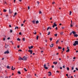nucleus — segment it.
<instances>
[{"instance_id": "obj_26", "label": "nucleus", "mask_w": 78, "mask_h": 78, "mask_svg": "<svg viewBox=\"0 0 78 78\" xmlns=\"http://www.w3.org/2000/svg\"><path fill=\"white\" fill-rule=\"evenodd\" d=\"M7 10L6 9H4V12H6L7 11Z\"/></svg>"}, {"instance_id": "obj_15", "label": "nucleus", "mask_w": 78, "mask_h": 78, "mask_svg": "<svg viewBox=\"0 0 78 78\" xmlns=\"http://www.w3.org/2000/svg\"><path fill=\"white\" fill-rule=\"evenodd\" d=\"M57 63H58L57 62H53V64H55V65H57Z\"/></svg>"}, {"instance_id": "obj_4", "label": "nucleus", "mask_w": 78, "mask_h": 78, "mask_svg": "<svg viewBox=\"0 0 78 78\" xmlns=\"http://www.w3.org/2000/svg\"><path fill=\"white\" fill-rule=\"evenodd\" d=\"M44 69H48V68L46 67V65H44Z\"/></svg>"}, {"instance_id": "obj_39", "label": "nucleus", "mask_w": 78, "mask_h": 78, "mask_svg": "<svg viewBox=\"0 0 78 78\" xmlns=\"http://www.w3.org/2000/svg\"><path fill=\"white\" fill-rule=\"evenodd\" d=\"M34 34H37V33L36 31H35V33L34 32Z\"/></svg>"}, {"instance_id": "obj_14", "label": "nucleus", "mask_w": 78, "mask_h": 78, "mask_svg": "<svg viewBox=\"0 0 78 78\" xmlns=\"http://www.w3.org/2000/svg\"><path fill=\"white\" fill-rule=\"evenodd\" d=\"M59 41V40L58 39V40H57V41H56V44H58Z\"/></svg>"}, {"instance_id": "obj_55", "label": "nucleus", "mask_w": 78, "mask_h": 78, "mask_svg": "<svg viewBox=\"0 0 78 78\" xmlns=\"http://www.w3.org/2000/svg\"><path fill=\"white\" fill-rule=\"evenodd\" d=\"M5 38H4L3 39V40H4V41H5Z\"/></svg>"}, {"instance_id": "obj_37", "label": "nucleus", "mask_w": 78, "mask_h": 78, "mask_svg": "<svg viewBox=\"0 0 78 78\" xmlns=\"http://www.w3.org/2000/svg\"><path fill=\"white\" fill-rule=\"evenodd\" d=\"M74 67H72V70H73L74 69Z\"/></svg>"}, {"instance_id": "obj_28", "label": "nucleus", "mask_w": 78, "mask_h": 78, "mask_svg": "<svg viewBox=\"0 0 78 78\" xmlns=\"http://www.w3.org/2000/svg\"><path fill=\"white\" fill-rule=\"evenodd\" d=\"M17 14V12H15V14H14V16H13L14 17H15V15H16Z\"/></svg>"}, {"instance_id": "obj_62", "label": "nucleus", "mask_w": 78, "mask_h": 78, "mask_svg": "<svg viewBox=\"0 0 78 78\" xmlns=\"http://www.w3.org/2000/svg\"><path fill=\"white\" fill-rule=\"evenodd\" d=\"M10 38L9 37V38H8L7 39H10Z\"/></svg>"}, {"instance_id": "obj_59", "label": "nucleus", "mask_w": 78, "mask_h": 78, "mask_svg": "<svg viewBox=\"0 0 78 78\" xmlns=\"http://www.w3.org/2000/svg\"><path fill=\"white\" fill-rule=\"evenodd\" d=\"M63 68H65V66H63Z\"/></svg>"}, {"instance_id": "obj_3", "label": "nucleus", "mask_w": 78, "mask_h": 78, "mask_svg": "<svg viewBox=\"0 0 78 78\" xmlns=\"http://www.w3.org/2000/svg\"><path fill=\"white\" fill-rule=\"evenodd\" d=\"M36 21V20L35 19H34V20H33L32 21V23H34V24L35 23Z\"/></svg>"}, {"instance_id": "obj_61", "label": "nucleus", "mask_w": 78, "mask_h": 78, "mask_svg": "<svg viewBox=\"0 0 78 78\" xmlns=\"http://www.w3.org/2000/svg\"><path fill=\"white\" fill-rule=\"evenodd\" d=\"M9 27H11V25H9Z\"/></svg>"}, {"instance_id": "obj_2", "label": "nucleus", "mask_w": 78, "mask_h": 78, "mask_svg": "<svg viewBox=\"0 0 78 78\" xmlns=\"http://www.w3.org/2000/svg\"><path fill=\"white\" fill-rule=\"evenodd\" d=\"M76 44L77 45H78V41H75L74 43V44H73V45L74 46H76Z\"/></svg>"}, {"instance_id": "obj_60", "label": "nucleus", "mask_w": 78, "mask_h": 78, "mask_svg": "<svg viewBox=\"0 0 78 78\" xmlns=\"http://www.w3.org/2000/svg\"><path fill=\"white\" fill-rule=\"evenodd\" d=\"M60 69H62V67H60Z\"/></svg>"}, {"instance_id": "obj_49", "label": "nucleus", "mask_w": 78, "mask_h": 78, "mask_svg": "<svg viewBox=\"0 0 78 78\" xmlns=\"http://www.w3.org/2000/svg\"><path fill=\"white\" fill-rule=\"evenodd\" d=\"M28 9H30V6H28Z\"/></svg>"}, {"instance_id": "obj_24", "label": "nucleus", "mask_w": 78, "mask_h": 78, "mask_svg": "<svg viewBox=\"0 0 78 78\" xmlns=\"http://www.w3.org/2000/svg\"><path fill=\"white\" fill-rule=\"evenodd\" d=\"M38 38H39V36H38V35H37V40H38Z\"/></svg>"}, {"instance_id": "obj_42", "label": "nucleus", "mask_w": 78, "mask_h": 78, "mask_svg": "<svg viewBox=\"0 0 78 78\" xmlns=\"http://www.w3.org/2000/svg\"><path fill=\"white\" fill-rule=\"evenodd\" d=\"M70 27H73V24H71V25H70Z\"/></svg>"}, {"instance_id": "obj_31", "label": "nucleus", "mask_w": 78, "mask_h": 78, "mask_svg": "<svg viewBox=\"0 0 78 78\" xmlns=\"http://www.w3.org/2000/svg\"><path fill=\"white\" fill-rule=\"evenodd\" d=\"M17 41H20V39L19 38H18V39H17Z\"/></svg>"}, {"instance_id": "obj_40", "label": "nucleus", "mask_w": 78, "mask_h": 78, "mask_svg": "<svg viewBox=\"0 0 78 78\" xmlns=\"http://www.w3.org/2000/svg\"><path fill=\"white\" fill-rule=\"evenodd\" d=\"M39 14H41L42 13L41 12V11H40L39 12Z\"/></svg>"}, {"instance_id": "obj_53", "label": "nucleus", "mask_w": 78, "mask_h": 78, "mask_svg": "<svg viewBox=\"0 0 78 78\" xmlns=\"http://www.w3.org/2000/svg\"><path fill=\"white\" fill-rule=\"evenodd\" d=\"M55 29L56 30H58V27H56L55 28Z\"/></svg>"}, {"instance_id": "obj_47", "label": "nucleus", "mask_w": 78, "mask_h": 78, "mask_svg": "<svg viewBox=\"0 0 78 78\" xmlns=\"http://www.w3.org/2000/svg\"><path fill=\"white\" fill-rule=\"evenodd\" d=\"M73 24V23H72V20H71V24Z\"/></svg>"}, {"instance_id": "obj_19", "label": "nucleus", "mask_w": 78, "mask_h": 78, "mask_svg": "<svg viewBox=\"0 0 78 78\" xmlns=\"http://www.w3.org/2000/svg\"><path fill=\"white\" fill-rule=\"evenodd\" d=\"M18 28H19L18 27H16L15 28V29L16 30V29H18Z\"/></svg>"}, {"instance_id": "obj_11", "label": "nucleus", "mask_w": 78, "mask_h": 78, "mask_svg": "<svg viewBox=\"0 0 78 78\" xmlns=\"http://www.w3.org/2000/svg\"><path fill=\"white\" fill-rule=\"evenodd\" d=\"M48 73H49V74H48V76H49L51 75V71H49V72H48Z\"/></svg>"}, {"instance_id": "obj_8", "label": "nucleus", "mask_w": 78, "mask_h": 78, "mask_svg": "<svg viewBox=\"0 0 78 78\" xmlns=\"http://www.w3.org/2000/svg\"><path fill=\"white\" fill-rule=\"evenodd\" d=\"M72 33H73V34H74V35H75V34L76 33V32L75 31H72Z\"/></svg>"}, {"instance_id": "obj_7", "label": "nucleus", "mask_w": 78, "mask_h": 78, "mask_svg": "<svg viewBox=\"0 0 78 78\" xmlns=\"http://www.w3.org/2000/svg\"><path fill=\"white\" fill-rule=\"evenodd\" d=\"M9 12L10 14H11L12 12V11L11 10V9H9Z\"/></svg>"}, {"instance_id": "obj_34", "label": "nucleus", "mask_w": 78, "mask_h": 78, "mask_svg": "<svg viewBox=\"0 0 78 78\" xmlns=\"http://www.w3.org/2000/svg\"><path fill=\"white\" fill-rule=\"evenodd\" d=\"M24 70H25V71H27V69H26V68H24Z\"/></svg>"}, {"instance_id": "obj_57", "label": "nucleus", "mask_w": 78, "mask_h": 78, "mask_svg": "<svg viewBox=\"0 0 78 78\" xmlns=\"http://www.w3.org/2000/svg\"><path fill=\"white\" fill-rule=\"evenodd\" d=\"M54 3H55V2H52V4H54Z\"/></svg>"}, {"instance_id": "obj_6", "label": "nucleus", "mask_w": 78, "mask_h": 78, "mask_svg": "<svg viewBox=\"0 0 78 78\" xmlns=\"http://www.w3.org/2000/svg\"><path fill=\"white\" fill-rule=\"evenodd\" d=\"M9 53L8 50L7 51H5V52H4V54H9Z\"/></svg>"}, {"instance_id": "obj_50", "label": "nucleus", "mask_w": 78, "mask_h": 78, "mask_svg": "<svg viewBox=\"0 0 78 78\" xmlns=\"http://www.w3.org/2000/svg\"><path fill=\"white\" fill-rule=\"evenodd\" d=\"M54 65H53L52 66V68H54Z\"/></svg>"}, {"instance_id": "obj_27", "label": "nucleus", "mask_w": 78, "mask_h": 78, "mask_svg": "<svg viewBox=\"0 0 78 78\" xmlns=\"http://www.w3.org/2000/svg\"><path fill=\"white\" fill-rule=\"evenodd\" d=\"M18 74H21V73L20 71H18Z\"/></svg>"}, {"instance_id": "obj_43", "label": "nucleus", "mask_w": 78, "mask_h": 78, "mask_svg": "<svg viewBox=\"0 0 78 78\" xmlns=\"http://www.w3.org/2000/svg\"><path fill=\"white\" fill-rule=\"evenodd\" d=\"M5 46H7V47H8V46H9V45H8V44H6H6H5Z\"/></svg>"}, {"instance_id": "obj_63", "label": "nucleus", "mask_w": 78, "mask_h": 78, "mask_svg": "<svg viewBox=\"0 0 78 78\" xmlns=\"http://www.w3.org/2000/svg\"><path fill=\"white\" fill-rule=\"evenodd\" d=\"M19 47H20L19 46H17V48H19Z\"/></svg>"}, {"instance_id": "obj_33", "label": "nucleus", "mask_w": 78, "mask_h": 78, "mask_svg": "<svg viewBox=\"0 0 78 78\" xmlns=\"http://www.w3.org/2000/svg\"><path fill=\"white\" fill-rule=\"evenodd\" d=\"M23 41H25V38H23Z\"/></svg>"}, {"instance_id": "obj_51", "label": "nucleus", "mask_w": 78, "mask_h": 78, "mask_svg": "<svg viewBox=\"0 0 78 78\" xmlns=\"http://www.w3.org/2000/svg\"><path fill=\"white\" fill-rule=\"evenodd\" d=\"M76 70H77V71H78V69L77 68H76Z\"/></svg>"}, {"instance_id": "obj_12", "label": "nucleus", "mask_w": 78, "mask_h": 78, "mask_svg": "<svg viewBox=\"0 0 78 78\" xmlns=\"http://www.w3.org/2000/svg\"><path fill=\"white\" fill-rule=\"evenodd\" d=\"M78 35L77 34H76L75 33V34L74 35V37H77Z\"/></svg>"}, {"instance_id": "obj_17", "label": "nucleus", "mask_w": 78, "mask_h": 78, "mask_svg": "<svg viewBox=\"0 0 78 78\" xmlns=\"http://www.w3.org/2000/svg\"><path fill=\"white\" fill-rule=\"evenodd\" d=\"M58 49H62V48H61V47H59V46H58Z\"/></svg>"}, {"instance_id": "obj_30", "label": "nucleus", "mask_w": 78, "mask_h": 78, "mask_svg": "<svg viewBox=\"0 0 78 78\" xmlns=\"http://www.w3.org/2000/svg\"><path fill=\"white\" fill-rule=\"evenodd\" d=\"M55 36H57V35H58V34H54Z\"/></svg>"}, {"instance_id": "obj_56", "label": "nucleus", "mask_w": 78, "mask_h": 78, "mask_svg": "<svg viewBox=\"0 0 78 78\" xmlns=\"http://www.w3.org/2000/svg\"><path fill=\"white\" fill-rule=\"evenodd\" d=\"M23 25H24V24L23 23H22V24H21V26H23Z\"/></svg>"}, {"instance_id": "obj_9", "label": "nucleus", "mask_w": 78, "mask_h": 78, "mask_svg": "<svg viewBox=\"0 0 78 78\" xmlns=\"http://www.w3.org/2000/svg\"><path fill=\"white\" fill-rule=\"evenodd\" d=\"M28 52H30V54H32L33 52L31 50H29L28 51Z\"/></svg>"}, {"instance_id": "obj_20", "label": "nucleus", "mask_w": 78, "mask_h": 78, "mask_svg": "<svg viewBox=\"0 0 78 78\" xmlns=\"http://www.w3.org/2000/svg\"><path fill=\"white\" fill-rule=\"evenodd\" d=\"M39 22L38 20H37L36 22V23H39Z\"/></svg>"}, {"instance_id": "obj_41", "label": "nucleus", "mask_w": 78, "mask_h": 78, "mask_svg": "<svg viewBox=\"0 0 78 78\" xmlns=\"http://www.w3.org/2000/svg\"><path fill=\"white\" fill-rule=\"evenodd\" d=\"M63 32H61V33H60L61 34H63Z\"/></svg>"}, {"instance_id": "obj_46", "label": "nucleus", "mask_w": 78, "mask_h": 78, "mask_svg": "<svg viewBox=\"0 0 78 78\" xmlns=\"http://www.w3.org/2000/svg\"><path fill=\"white\" fill-rule=\"evenodd\" d=\"M52 38H50V41H52Z\"/></svg>"}, {"instance_id": "obj_23", "label": "nucleus", "mask_w": 78, "mask_h": 78, "mask_svg": "<svg viewBox=\"0 0 78 78\" xmlns=\"http://www.w3.org/2000/svg\"><path fill=\"white\" fill-rule=\"evenodd\" d=\"M50 34V31H48V35H49Z\"/></svg>"}, {"instance_id": "obj_5", "label": "nucleus", "mask_w": 78, "mask_h": 78, "mask_svg": "<svg viewBox=\"0 0 78 78\" xmlns=\"http://www.w3.org/2000/svg\"><path fill=\"white\" fill-rule=\"evenodd\" d=\"M56 26H57V25H56V24L54 22V25H53V28H54V27H56Z\"/></svg>"}, {"instance_id": "obj_44", "label": "nucleus", "mask_w": 78, "mask_h": 78, "mask_svg": "<svg viewBox=\"0 0 78 78\" xmlns=\"http://www.w3.org/2000/svg\"><path fill=\"white\" fill-rule=\"evenodd\" d=\"M37 3H38V5H39V2H38V1H37Z\"/></svg>"}, {"instance_id": "obj_10", "label": "nucleus", "mask_w": 78, "mask_h": 78, "mask_svg": "<svg viewBox=\"0 0 78 78\" xmlns=\"http://www.w3.org/2000/svg\"><path fill=\"white\" fill-rule=\"evenodd\" d=\"M33 46H30H30H29V49H32V48H33Z\"/></svg>"}, {"instance_id": "obj_48", "label": "nucleus", "mask_w": 78, "mask_h": 78, "mask_svg": "<svg viewBox=\"0 0 78 78\" xmlns=\"http://www.w3.org/2000/svg\"><path fill=\"white\" fill-rule=\"evenodd\" d=\"M72 34V32H71V33H70L69 34V35H71Z\"/></svg>"}, {"instance_id": "obj_22", "label": "nucleus", "mask_w": 78, "mask_h": 78, "mask_svg": "<svg viewBox=\"0 0 78 78\" xmlns=\"http://www.w3.org/2000/svg\"><path fill=\"white\" fill-rule=\"evenodd\" d=\"M66 69H67V70H68V71H69V68L68 67H67L66 68Z\"/></svg>"}, {"instance_id": "obj_52", "label": "nucleus", "mask_w": 78, "mask_h": 78, "mask_svg": "<svg viewBox=\"0 0 78 78\" xmlns=\"http://www.w3.org/2000/svg\"><path fill=\"white\" fill-rule=\"evenodd\" d=\"M18 51H20V52H21L22 50L21 49H20V50H19Z\"/></svg>"}, {"instance_id": "obj_18", "label": "nucleus", "mask_w": 78, "mask_h": 78, "mask_svg": "<svg viewBox=\"0 0 78 78\" xmlns=\"http://www.w3.org/2000/svg\"><path fill=\"white\" fill-rule=\"evenodd\" d=\"M53 44H51V45H50V46L51 47H53Z\"/></svg>"}, {"instance_id": "obj_45", "label": "nucleus", "mask_w": 78, "mask_h": 78, "mask_svg": "<svg viewBox=\"0 0 78 78\" xmlns=\"http://www.w3.org/2000/svg\"><path fill=\"white\" fill-rule=\"evenodd\" d=\"M5 4H6V5H7V3L6 2H5Z\"/></svg>"}, {"instance_id": "obj_54", "label": "nucleus", "mask_w": 78, "mask_h": 78, "mask_svg": "<svg viewBox=\"0 0 78 78\" xmlns=\"http://www.w3.org/2000/svg\"><path fill=\"white\" fill-rule=\"evenodd\" d=\"M66 76H69V75L68 74H66Z\"/></svg>"}, {"instance_id": "obj_36", "label": "nucleus", "mask_w": 78, "mask_h": 78, "mask_svg": "<svg viewBox=\"0 0 78 78\" xmlns=\"http://www.w3.org/2000/svg\"><path fill=\"white\" fill-rule=\"evenodd\" d=\"M65 49L64 48H63L62 49V50L63 51H64Z\"/></svg>"}, {"instance_id": "obj_25", "label": "nucleus", "mask_w": 78, "mask_h": 78, "mask_svg": "<svg viewBox=\"0 0 78 78\" xmlns=\"http://www.w3.org/2000/svg\"><path fill=\"white\" fill-rule=\"evenodd\" d=\"M69 51H70L69 49H68V50H67V51H66V52H69Z\"/></svg>"}, {"instance_id": "obj_32", "label": "nucleus", "mask_w": 78, "mask_h": 78, "mask_svg": "<svg viewBox=\"0 0 78 78\" xmlns=\"http://www.w3.org/2000/svg\"><path fill=\"white\" fill-rule=\"evenodd\" d=\"M12 30H10V33H12Z\"/></svg>"}, {"instance_id": "obj_1", "label": "nucleus", "mask_w": 78, "mask_h": 78, "mask_svg": "<svg viewBox=\"0 0 78 78\" xmlns=\"http://www.w3.org/2000/svg\"><path fill=\"white\" fill-rule=\"evenodd\" d=\"M28 57H25L24 56L23 57V60H24L25 61H26L27 60V59L28 58Z\"/></svg>"}, {"instance_id": "obj_35", "label": "nucleus", "mask_w": 78, "mask_h": 78, "mask_svg": "<svg viewBox=\"0 0 78 78\" xmlns=\"http://www.w3.org/2000/svg\"><path fill=\"white\" fill-rule=\"evenodd\" d=\"M19 34L20 35H21V34H22V33H21V32H20V33H19Z\"/></svg>"}, {"instance_id": "obj_64", "label": "nucleus", "mask_w": 78, "mask_h": 78, "mask_svg": "<svg viewBox=\"0 0 78 78\" xmlns=\"http://www.w3.org/2000/svg\"><path fill=\"white\" fill-rule=\"evenodd\" d=\"M5 78H8V76L6 77H5Z\"/></svg>"}, {"instance_id": "obj_16", "label": "nucleus", "mask_w": 78, "mask_h": 78, "mask_svg": "<svg viewBox=\"0 0 78 78\" xmlns=\"http://www.w3.org/2000/svg\"><path fill=\"white\" fill-rule=\"evenodd\" d=\"M19 60H23V58H21V57H20V58H19Z\"/></svg>"}, {"instance_id": "obj_21", "label": "nucleus", "mask_w": 78, "mask_h": 78, "mask_svg": "<svg viewBox=\"0 0 78 78\" xmlns=\"http://www.w3.org/2000/svg\"><path fill=\"white\" fill-rule=\"evenodd\" d=\"M7 69H10V67L9 66H7Z\"/></svg>"}, {"instance_id": "obj_29", "label": "nucleus", "mask_w": 78, "mask_h": 78, "mask_svg": "<svg viewBox=\"0 0 78 78\" xmlns=\"http://www.w3.org/2000/svg\"><path fill=\"white\" fill-rule=\"evenodd\" d=\"M70 13L69 14V15H71L72 13V11H70L69 12Z\"/></svg>"}, {"instance_id": "obj_58", "label": "nucleus", "mask_w": 78, "mask_h": 78, "mask_svg": "<svg viewBox=\"0 0 78 78\" xmlns=\"http://www.w3.org/2000/svg\"><path fill=\"white\" fill-rule=\"evenodd\" d=\"M67 49H69V46H68V47H67Z\"/></svg>"}, {"instance_id": "obj_13", "label": "nucleus", "mask_w": 78, "mask_h": 78, "mask_svg": "<svg viewBox=\"0 0 78 78\" xmlns=\"http://www.w3.org/2000/svg\"><path fill=\"white\" fill-rule=\"evenodd\" d=\"M49 29H51V27H48L47 28V30H48Z\"/></svg>"}, {"instance_id": "obj_38", "label": "nucleus", "mask_w": 78, "mask_h": 78, "mask_svg": "<svg viewBox=\"0 0 78 78\" xmlns=\"http://www.w3.org/2000/svg\"><path fill=\"white\" fill-rule=\"evenodd\" d=\"M13 66H12V70L13 71H14V69H13Z\"/></svg>"}]
</instances>
